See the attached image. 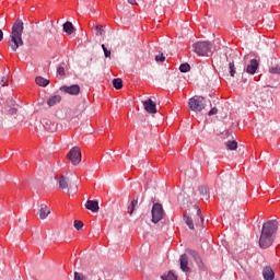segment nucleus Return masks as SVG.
Instances as JSON below:
<instances>
[{
  "label": "nucleus",
  "instance_id": "obj_18",
  "mask_svg": "<svg viewBox=\"0 0 280 280\" xmlns=\"http://www.w3.org/2000/svg\"><path fill=\"white\" fill-rule=\"evenodd\" d=\"M35 82H36V84H38V86H47V85H49V80H47V79H45L43 77H37L35 79Z\"/></svg>",
  "mask_w": 280,
  "mask_h": 280
},
{
  "label": "nucleus",
  "instance_id": "obj_10",
  "mask_svg": "<svg viewBox=\"0 0 280 280\" xmlns=\"http://www.w3.org/2000/svg\"><path fill=\"white\" fill-rule=\"evenodd\" d=\"M85 209L92 211V213H97V211H100V202H97V200H88Z\"/></svg>",
  "mask_w": 280,
  "mask_h": 280
},
{
  "label": "nucleus",
  "instance_id": "obj_21",
  "mask_svg": "<svg viewBox=\"0 0 280 280\" xmlns=\"http://www.w3.org/2000/svg\"><path fill=\"white\" fill-rule=\"evenodd\" d=\"M184 221L187 224L188 229H190L191 231H194V220L191 219V217L185 214L184 215Z\"/></svg>",
  "mask_w": 280,
  "mask_h": 280
},
{
  "label": "nucleus",
  "instance_id": "obj_11",
  "mask_svg": "<svg viewBox=\"0 0 280 280\" xmlns=\"http://www.w3.org/2000/svg\"><path fill=\"white\" fill-rule=\"evenodd\" d=\"M179 264L180 270H183V272H189V258L186 256V254L180 256Z\"/></svg>",
  "mask_w": 280,
  "mask_h": 280
},
{
  "label": "nucleus",
  "instance_id": "obj_2",
  "mask_svg": "<svg viewBox=\"0 0 280 280\" xmlns=\"http://www.w3.org/2000/svg\"><path fill=\"white\" fill-rule=\"evenodd\" d=\"M23 21L16 20L11 28V35L9 36V45L12 51H16L19 47H23Z\"/></svg>",
  "mask_w": 280,
  "mask_h": 280
},
{
  "label": "nucleus",
  "instance_id": "obj_6",
  "mask_svg": "<svg viewBox=\"0 0 280 280\" xmlns=\"http://www.w3.org/2000/svg\"><path fill=\"white\" fill-rule=\"evenodd\" d=\"M67 158L69 159L70 163H72V165H80L82 162V151L80 150V147L72 148Z\"/></svg>",
  "mask_w": 280,
  "mask_h": 280
},
{
  "label": "nucleus",
  "instance_id": "obj_23",
  "mask_svg": "<svg viewBox=\"0 0 280 280\" xmlns=\"http://www.w3.org/2000/svg\"><path fill=\"white\" fill-rule=\"evenodd\" d=\"M113 86L119 91V89H124V81L121 79H114Z\"/></svg>",
  "mask_w": 280,
  "mask_h": 280
},
{
  "label": "nucleus",
  "instance_id": "obj_13",
  "mask_svg": "<svg viewBox=\"0 0 280 280\" xmlns=\"http://www.w3.org/2000/svg\"><path fill=\"white\" fill-rule=\"evenodd\" d=\"M188 253H189L190 257H192V259L196 261L197 266L199 268H201L202 267V258H200V255L198 254V252L189 250Z\"/></svg>",
  "mask_w": 280,
  "mask_h": 280
},
{
  "label": "nucleus",
  "instance_id": "obj_30",
  "mask_svg": "<svg viewBox=\"0 0 280 280\" xmlns=\"http://www.w3.org/2000/svg\"><path fill=\"white\" fill-rule=\"evenodd\" d=\"M156 62H165V56L163 54L155 57Z\"/></svg>",
  "mask_w": 280,
  "mask_h": 280
},
{
  "label": "nucleus",
  "instance_id": "obj_7",
  "mask_svg": "<svg viewBox=\"0 0 280 280\" xmlns=\"http://www.w3.org/2000/svg\"><path fill=\"white\" fill-rule=\"evenodd\" d=\"M60 91H63V93H68V95H80V85H63L61 86Z\"/></svg>",
  "mask_w": 280,
  "mask_h": 280
},
{
  "label": "nucleus",
  "instance_id": "obj_22",
  "mask_svg": "<svg viewBox=\"0 0 280 280\" xmlns=\"http://www.w3.org/2000/svg\"><path fill=\"white\" fill-rule=\"evenodd\" d=\"M225 148H228L229 150H237V141L229 140L228 142H225Z\"/></svg>",
  "mask_w": 280,
  "mask_h": 280
},
{
  "label": "nucleus",
  "instance_id": "obj_31",
  "mask_svg": "<svg viewBox=\"0 0 280 280\" xmlns=\"http://www.w3.org/2000/svg\"><path fill=\"white\" fill-rule=\"evenodd\" d=\"M0 86H8V79H5V77H2L0 80Z\"/></svg>",
  "mask_w": 280,
  "mask_h": 280
},
{
  "label": "nucleus",
  "instance_id": "obj_19",
  "mask_svg": "<svg viewBox=\"0 0 280 280\" xmlns=\"http://www.w3.org/2000/svg\"><path fill=\"white\" fill-rule=\"evenodd\" d=\"M199 194L202 196V198H206V200H209V188L207 186H200Z\"/></svg>",
  "mask_w": 280,
  "mask_h": 280
},
{
  "label": "nucleus",
  "instance_id": "obj_17",
  "mask_svg": "<svg viewBox=\"0 0 280 280\" xmlns=\"http://www.w3.org/2000/svg\"><path fill=\"white\" fill-rule=\"evenodd\" d=\"M73 30H74L73 24L71 22H66L63 24V32H66V34H68V36H71Z\"/></svg>",
  "mask_w": 280,
  "mask_h": 280
},
{
  "label": "nucleus",
  "instance_id": "obj_5",
  "mask_svg": "<svg viewBox=\"0 0 280 280\" xmlns=\"http://www.w3.org/2000/svg\"><path fill=\"white\" fill-rule=\"evenodd\" d=\"M151 213L153 224H159V222L165 218V211H163V205L161 203H153Z\"/></svg>",
  "mask_w": 280,
  "mask_h": 280
},
{
  "label": "nucleus",
  "instance_id": "obj_9",
  "mask_svg": "<svg viewBox=\"0 0 280 280\" xmlns=\"http://www.w3.org/2000/svg\"><path fill=\"white\" fill-rule=\"evenodd\" d=\"M257 69H259V61H257V59H252L249 65L246 67V73L255 75V73H257Z\"/></svg>",
  "mask_w": 280,
  "mask_h": 280
},
{
  "label": "nucleus",
  "instance_id": "obj_14",
  "mask_svg": "<svg viewBox=\"0 0 280 280\" xmlns=\"http://www.w3.org/2000/svg\"><path fill=\"white\" fill-rule=\"evenodd\" d=\"M62 102V96L60 95H54L50 98H48L47 104L48 106H56V104H60Z\"/></svg>",
  "mask_w": 280,
  "mask_h": 280
},
{
  "label": "nucleus",
  "instance_id": "obj_8",
  "mask_svg": "<svg viewBox=\"0 0 280 280\" xmlns=\"http://www.w3.org/2000/svg\"><path fill=\"white\" fill-rule=\"evenodd\" d=\"M144 110L150 115H155L156 113V103L152 98H148L143 102Z\"/></svg>",
  "mask_w": 280,
  "mask_h": 280
},
{
  "label": "nucleus",
  "instance_id": "obj_36",
  "mask_svg": "<svg viewBox=\"0 0 280 280\" xmlns=\"http://www.w3.org/2000/svg\"><path fill=\"white\" fill-rule=\"evenodd\" d=\"M197 215L200 218L201 222H202V211L200 210V208L197 209Z\"/></svg>",
  "mask_w": 280,
  "mask_h": 280
},
{
  "label": "nucleus",
  "instance_id": "obj_15",
  "mask_svg": "<svg viewBox=\"0 0 280 280\" xmlns=\"http://www.w3.org/2000/svg\"><path fill=\"white\" fill-rule=\"evenodd\" d=\"M59 187L62 189V191H65V189H69V180L67 177H65V175H60L59 177Z\"/></svg>",
  "mask_w": 280,
  "mask_h": 280
},
{
  "label": "nucleus",
  "instance_id": "obj_38",
  "mask_svg": "<svg viewBox=\"0 0 280 280\" xmlns=\"http://www.w3.org/2000/svg\"><path fill=\"white\" fill-rule=\"evenodd\" d=\"M3 40V31L0 30V43Z\"/></svg>",
  "mask_w": 280,
  "mask_h": 280
},
{
  "label": "nucleus",
  "instance_id": "obj_37",
  "mask_svg": "<svg viewBox=\"0 0 280 280\" xmlns=\"http://www.w3.org/2000/svg\"><path fill=\"white\" fill-rule=\"evenodd\" d=\"M128 3H130L131 5H135L137 3V0H128Z\"/></svg>",
  "mask_w": 280,
  "mask_h": 280
},
{
  "label": "nucleus",
  "instance_id": "obj_28",
  "mask_svg": "<svg viewBox=\"0 0 280 280\" xmlns=\"http://www.w3.org/2000/svg\"><path fill=\"white\" fill-rule=\"evenodd\" d=\"M83 228H84V223L82 221H80V220L74 221V229L77 231H82Z\"/></svg>",
  "mask_w": 280,
  "mask_h": 280
},
{
  "label": "nucleus",
  "instance_id": "obj_24",
  "mask_svg": "<svg viewBox=\"0 0 280 280\" xmlns=\"http://www.w3.org/2000/svg\"><path fill=\"white\" fill-rule=\"evenodd\" d=\"M269 73H272L275 75H280V66L275 65V66L269 67Z\"/></svg>",
  "mask_w": 280,
  "mask_h": 280
},
{
  "label": "nucleus",
  "instance_id": "obj_29",
  "mask_svg": "<svg viewBox=\"0 0 280 280\" xmlns=\"http://www.w3.org/2000/svg\"><path fill=\"white\" fill-rule=\"evenodd\" d=\"M96 36H104V28L100 25L95 26Z\"/></svg>",
  "mask_w": 280,
  "mask_h": 280
},
{
  "label": "nucleus",
  "instance_id": "obj_34",
  "mask_svg": "<svg viewBox=\"0 0 280 280\" xmlns=\"http://www.w3.org/2000/svg\"><path fill=\"white\" fill-rule=\"evenodd\" d=\"M16 108L15 107H12L9 109V115H16Z\"/></svg>",
  "mask_w": 280,
  "mask_h": 280
},
{
  "label": "nucleus",
  "instance_id": "obj_4",
  "mask_svg": "<svg viewBox=\"0 0 280 280\" xmlns=\"http://www.w3.org/2000/svg\"><path fill=\"white\" fill-rule=\"evenodd\" d=\"M213 46L211 42H198L194 44V49L197 56H209Z\"/></svg>",
  "mask_w": 280,
  "mask_h": 280
},
{
  "label": "nucleus",
  "instance_id": "obj_20",
  "mask_svg": "<svg viewBox=\"0 0 280 280\" xmlns=\"http://www.w3.org/2000/svg\"><path fill=\"white\" fill-rule=\"evenodd\" d=\"M137 205H139V200L133 199L131 201V203L128 206V213H129V215H132V213H135V209H136Z\"/></svg>",
  "mask_w": 280,
  "mask_h": 280
},
{
  "label": "nucleus",
  "instance_id": "obj_3",
  "mask_svg": "<svg viewBox=\"0 0 280 280\" xmlns=\"http://www.w3.org/2000/svg\"><path fill=\"white\" fill-rule=\"evenodd\" d=\"M207 106V101L202 96H195L189 98L188 108L194 113H202Z\"/></svg>",
  "mask_w": 280,
  "mask_h": 280
},
{
  "label": "nucleus",
  "instance_id": "obj_39",
  "mask_svg": "<svg viewBox=\"0 0 280 280\" xmlns=\"http://www.w3.org/2000/svg\"><path fill=\"white\" fill-rule=\"evenodd\" d=\"M102 49H103V51L106 50L107 49L106 45L102 44Z\"/></svg>",
  "mask_w": 280,
  "mask_h": 280
},
{
  "label": "nucleus",
  "instance_id": "obj_32",
  "mask_svg": "<svg viewBox=\"0 0 280 280\" xmlns=\"http://www.w3.org/2000/svg\"><path fill=\"white\" fill-rule=\"evenodd\" d=\"M57 73H58V75H65V67H59L57 69Z\"/></svg>",
  "mask_w": 280,
  "mask_h": 280
},
{
  "label": "nucleus",
  "instance_id": "obj_25",
  "mask_svg": "<svg viewBox=\"0 0 280 280\" xmlns=\"http://www.w3.org/2000/svg\"><path fill=\"white\" fill-rule=\"evenodd\" d=\"M191 70V66H189V63H182L180 66H179V71L182 72V73H187V72H189Z\"/></svg>",
  "mask_w": 280,
  "mask_h": 280
},
{
  "label": "nucleus",
  "instance_id": "obj_26",
  "mask_svg": "<svg viewBox=\"0 0 280 280\" xmlns=\"http://www.w3.org/2000/svg\"><path fill=\"white\" fill-rule=\"evenodd\" d=\"M162 280H178V278L174 272L168 271L166 276H162Z\"/></svg>",
  "mask_w": 280,
  "mask_h": 280
},
{
  "label": "nucleus",
  "instance_id": "obj_33",
  "mask_svg": "<svg viewBox=\"0 0 280 280\" xmlns=\"http://www.w3.org/2000/svg\"><path fill=\"white\" fill-rule=\"evenodd\" d=\"M208 115L211 117V115H218V109L215 107H212L211 110L208 113Z\"/></svg>",
  "mask_w": 280,
  "mask_h": 280
},
{
  "label": "nucleus",
  "instance_id": "obj_35",
  "mask_svg": "<svg viewBox=\"0 0 280 280\" xmlns=\"http://www.w3.org/2000/svg\"><path fill=\"white\" fill-rule=\"evenodd\" d=\"M105 54V58H110V50H108V48H106L105 50H103Z\"/></svg>",
  "mask_w": 280,
  "mask_h": 280
},
{
  "label": "nucleus",
  "instance_id": "obj_16",
  "mask_svg": "<svg viewBox=\"0 0 280 280\" xmlns=\"http://www.w3.org/2000/svg\"><path fill=\"white\" fill-rule=\"evenodd\" d=\"M49 213H51V210L47 206L40 208L39 219L40 220H46V218L49 215Z\"/></svg>",
  "mask_w": 280,
  "mask_h": 280
},
{
  "label": "nucleus",
  "instance_id": "obj_12",
  "mask_svg": "<svg viewBox=\"0 0 280 280\" xmlns=\"http://www.w3.org/2000/svg\"><path fill=\"white\" fill-rule=\"evenodd\" d=\"M262 277L265 280H273L275 279V270H272V267H265L262 269Z\"/></svg>",
  "mask_w": 280,
  "mask_h": 280
},
{
  "label": "nucleus",
  "instance_id": "obj_27",
  "mask_svg": "<svg viewBox=\"0 0 280 280\" xmlns=\"http://www.w3.org/2000/svg\"><path fill=\"white\" fill-rule=\"evenodd\" d=\"M229 69H230V75L231 78H235V62H230L229 63Z\"/></svg>",
  "mask_w": 280,
  "mask_h": 280
},
{
  "label": "nucleus",
  "instance_id": "obj_1",
  "mask_svg": "<svg viewBox=\"0 0 280 280\" xmlns=\"http://www.w3.org/2000/svg\"><path fill=\"white\" fill-rule=\"evenodd\" d=\"M277 229H279V223H277L275 220L264 223L259 237V246L261 248H270V246H272V243L275 242L272 235L277 233Z\"/></svg>",
  "mask_w": 280,
  "mask_h": 280
}]
</instances>
